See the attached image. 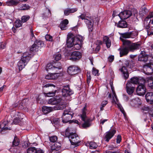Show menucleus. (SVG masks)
<instances>
[{
	"mask_svg": "<svg viewBox=\"0 0 153 153\" xmlns=\"http://www.w3.org/2000/svg\"><path fill=\"white\" fill-rule=\"evenodd\" d=\"M153 18V12L150 13L145 19V21H147L149 19Z\"/></svg>",
	"mask_w": 153,
	"mask_h": 153,
	"instance_id": "5fc2aeb1",
	"label": "nucleus"
},
{
	"mask_svg": "<svg viewBox=\"0 0 153 153\" xmlns=\"http://www.w3.org/2000/svg\"><path fill=\"white\" fill-rule=\"evenodd\" d=\"M148 56L145 53L140 54L138 57V60L140 62H146L148 61Z\"/></svg>",
	"mask_w": 153,
	"mask_h": 153,
	"instance_id": "5701e85b",
	"label": "nucleus"
},
{
	"mask_svg": "<svg viewBox=\"0 0 153 153\" xmlns=\"http://www.w3.org/2000/svg\"><path fill=\"white\" fill-rule=\"evenodd\" d=\"M7 121H4L0 124V133L3 134L6 130H10V128L7 127L8 126Z\"/></svg>",
	"mask_w": 153,
	"mask_h": 153,
	"instance_id": "f8f14e48",
	"label": "nucleus"
},
{
	"mask_svg": "<svg viewBox=\"0 0 153 153\" xmlns=\"http://www.w3.org/2000/svg\"><path fill=\"white\" fill-rule=\"evenodd\" d=\"M121 40L124 46L127 47L131 51L139 49L140 47V44L138 42L133 43L129 40L124 39H121Z\"/></svg>",
	"mask_w": 153,
	"mask_h": 153,
	"instance_id": "f257e3e1",
	"label": "nucleus"
},
{
	"mask_svg": "<svg viewBox=\"0 0 153 153\" xmlns=\"http://www.w3.org/2000/svg\"><path fill=\"white\" fill-rule=\"evenodd\" d=\"M27 63V62H24L22 59H21L18 63V65L19 66V70H22L25 67Z\"/></svg>",
	"mask_w": 153,
	"mask_h": 153,
	"instance_id": "a878e982",
	"label": "nucleus"
},
{
	"mask_svg": "<svg viewBox=\"0 0 153 153\" xmlns=\"http://www.w3.org/2000/svg\"><path fill=\"white\" fill-rule=\"evenodd\" d=\"M100 45H97V46L96 47V48L94 51V53H98L99 51L100 50Z\"/></svg>",
	"mask_w": 153,
	"mask_h": 153,
	"instance_id": "680f3d73",
	"label": "nucleus"
},
{
	"mask_svg": "<svg viewBox=\"0 0 153 153\" xmlns=\"http://www.w3.org/2000/svg\"><path fill=\"white\" fill-rule=\"evenodd\" d=\"M20 120L18 118H15L13 121L14 124H17L20 122Z\"/></svg>",
	"mask_w": 153,
	"mask_h": 153,
	"instance_id": "0e129e2a",
	"label": "nucleus"
},
{
	"mask_svg": "<svg viewBox=\"0 0 153 153\" xmlns=\"http://www.w3.org/2000/svg\"><path fill=\"white\" fill-rule=\"evenodd\" d=\"M126 89L127 93L131 95L134 91L135 85L131 82H127L126 84Z\"/></svg>",
	"mask_w": 153,
	"mask_h": 153,
	"instance_id": "9b49d317",
	"label": "nucleus"
},
{
	"mask_svg": "<svg viewBox=\"0 0 153 153\" xmlns=\"http://www.w3.org/2000/svg\"><path fill=\"white\" fill-rule=\"evenodd\" d=\"M30 17L29 15H25L21 18V21L22 23L26 22L30 19Z\"/></svg>",
	"mask_w": 153,
	"mask_h": 153,
	"instance_id": "a19ab883",
	"label": "nucleus"
},
{
	"mask_svg": "<svg viewBox=\"0 0 153 153\" xmlns=\"http://www.w3.org/2000/svg\"><path fill=\"white\" fill-rule=\"evenodd\" d=\"M91 77V76L89 74H87V82L89 85L90 83Z\"/></svg>",
	"mask_w": 153,
	"mask_h": 153,
	"instance_id": "4d7b16f0",
	"label": "nucleus"
},
{
	"mask_svg": "<svg viewBox=\"0 0 153 153\" xmlns=\"http://www.w3.org/2000/svg\"><path fill=\"white\" fill-rule=\"evenodd\" d=\"M45 38L47 40L52 41L53 40L52 37L50 35H46L45 36Z\"/></svg>",
	"mask_w": 153,
	"mask_h": 153,
	"instance_id": "864d4df0",
	"label": "nucleus"
},
{
	"mask_svg": "<svg viewBox=\"0 0 153 153\" xmlns=\"http://www.w3.org/2000/svg\"><path fill=\"white\" fill-rule=\"evenodd\" d=\"M30 51L32 52H37L38 50V48L34 43L30 48Z\"/></svg>",
	"mask_w": 153,
	"mask_h": 153,
	"instance_id": "4c0bfd02",
	"label": "nucleus"
},
{
	"mask_svg": "<svg viewBox=\"0 0 153 153\" xmlns=\"http://www.w3.org/2000/svg\"><path fill=\"white\" fill-rule=\"evenodd\" d=\"M148 85L149 87L151 88H153V81H149L148 82Z\"/></svg>",
	"mask_w": 153,
	"mask_h": 153,
	"instance_id": "e2e57ef3",
	"label": "nucleus"
},
{
	"mask_svg": "<svg viewBox=\"0 0 153 153\" xmlns=\"http://www.w3.org/2000/svg\"><path fill=\"white\" fill-rule=\"evenodd\" d=\"M143 109L144 111H148L149 114L153 117V107L150 108L149 107H144Z\"/></svg>",
	"mask_w": 153,
	"mask_h": 153,
	"instance_id": "72a5a7b5",
	"label": "nucleus"
},
{
	"mask_svg": "<svg viewBox=\"0 0 153 153\" xmlns=\"http://www.w3.org/2000/svg\"><path fill=\"white\" fill-rule=\"evenodd\" d=\"M98 70L94 68H93L92 74L94 75L95 76H98Z\"/></svg>",
	"mask_w": 153,
	"mask_h": 153,
	"instance_id": "13d9d810",
	"label": "nucleus"
},
{
	"mask_svg": "<svg viewBox=\"0 0 153 153\" xmlns=\"http://www.w3.org/2000/svg\"><path fill=\"white\" fill-rule=\"evenodd\" d=\"M61 145L59 142H57L54 145L52 146V149L53 150H58L59 149L61 148Z\"/></svg>",
	"mask_w": 153,
	"mask_h": 153,
	"instance_id": "473e14b6",
	"label": "nucleus"
},
{
	"mask_svg": "<svg viewBox=\"0 0 153 153\" xmlns=\"http://www.w3.org/2000/svg\"><path fill=\"white\" fill-rule=\"evenodd\" d=\"M34 43L38 48L39 47H42L44 45V43L41 40H36L35 41Z\"/></svg>",
	"mask_w": 153,
	"mask_h": 153,
	"instance_id": "7c9ffc66",
	"label": "nucleus"
},
{
	"mask_svg": "<svg viewBox=\"0 0 153 153\" xmlns=\"http://www.w3.org/2000/svg\"><path fill=\"white\" fill-rule=\"evenodd\" d=\"M65 137L69 138L71 143V148H75L76 146V134L70 132V128L68 127L65 130Z\"/></svg>",
	"mask_w": 153,
	"mask_h": 153,
	"instance_id": "7ed1b4c3",
	"label": "nucleus"
},
{
	"mask_svg": "<svg viewBox=\"0 0 153 153\" xmlns=\"http://www.w3.org/2000/svg\"><path fill=\"white\" fill-rule=\"evenodd\" d=\"M121 37H120V39H123L121 38H124L125 39H127L130 38L129 32H127L123 33H121L120 34Z\"/></svg>",
	"mask_w": 153,
	"mask_h": 153,
	"instance_id": "f704fd0d",
	"label": "nucleus"
},
{
	"mask_svg": "<svg viewBox=\"0 0 153 153\" xmlns=\"http://www.w3.org/2000/svg\"><path fill=\"white\" fill-rule=\"evenodd\" d=\"M96 143L94 142H91L89 143V147L90 149H95L97 147Z\"/></svg>",
	"mask_w": 153,
	"mask_h": 153,
	"instance_id": "37998d69",
	"label": "nucleus"
},
{
	"mask_svg": "<svg viewBox=\"0 0 153 153\" xmlns=\"http://www.w3.org/2000/svg\"><path fill=\"white\" fill-rule=\"evenodd\" d=\"M121 71L123 73H125L128 71L126 67L124 66H123L120 69Z\"/></svg>",
	"mask_w": 153,
	"mask_h": 153,
	"instance_id": "052dcab7",
	"label": "nucleus"
},
{
	"mask_svg": "<svg viewBox=\"0 0 153 153\" xmlns=\"http://www.w3.org/2000/svg\"><path fill=\"white\" fill-rule=\"evenodd\" d=\"M153 64L151 62L146 63L143 65V72L148 75H151L153 72Z\"/></svg>",
	"mask_w": 153,
	"mask_h": 153,
	"instance_id": "6e6552de",
	"label": "nucleus"
},
{
	"mask_svg": "<svg viewBox=\"0 0 153 153\" xmlns=\"http://www.w3.org/2000/svg\"><path fill=\"white\" fill-rule=\"evenodd\" d=\"M116 140L117 143H120L121 141V137L120 135H118L117 136L116 139Z\"/></svg>",
	"mask_w": 153,
	"mask_h": 153,
	"instance_id": "bf43d9fd",
	"label": "nucleus"
},
{
	"mask_svg": "<svg viewBox=\"0 0 153 153\" xmlns=\"http://www.w3.org/2000/svg\"><path fill=\"white\" fill-rule=\"evenodd\" d=\"M53 67V64H51V63H48V64L47 65L46 69L48 71L49 70H51L52 71Z\"/></svg>",
	"mask_w": 153,
	"mask_h": 153,
	"instance_id": "8fccbe9b",
	"label": "nucleus"
},
{
	"mask_svg": "<svg viewBox=\"0 0 153 153\" xmlns=\"http://www.w3.org/2000/svg\"><path fill=\"white\" fill-rule=\"evenodd\" d=\"M117 26L120 28H126L127 26V24L125 21H120L118 22Z\"/></svg>",
	"mask_w": 153,
	"mask_h": 153,
	"instance_id": "c85d7f7f",
	"label": "nucleus"
},
{
	"mask_svg": "<svg viewBox=\"0 0 153 153\" xmlns=\"http://www.w3.org/2000/svg\"><path fill=\"white\" fill-rule=\"evenodd\" d=\"M82 55V54L81 52L77 51V59L81 58Z\"/></svg>",
	"mask_w": 153,
	"mask_h": 153,
	"instance_id": "774afa93",
	"label": "nucleus"
},
{
	"mask_svg": "<svg viewBox=\"0 0 153 153\" xmlns=\"http://www.w3.org/2000/svg\"><path fill=\"white\" fill-rule=\"evenodd\" d=\"M61 100V99L60 97H52L49 100L48 103L51 105H56L60 102Z\"/></svg>",
	"mask_w": 153,
	"mask_h": 153,
	"instance_id": "dca6fc26",
	"label": "nucleus"
},
{
	"mask_svg": "<svg viewBox=\"0 0 153 153\" xmlns=\"http://www.w3.org/2000/svg\"><path fill=\"white\" fill-rule=\"evenodd\" d=\"M130 38H134L138 35V33L135 31L129 32Z\"/></svg>",
	"mask_w": 153,
	"mask_h": 153,
	"instance_id": "c03bdc74",
	"label": "nucleus"
},
{
	"mask_svg": "<svg viewBox=\"0 0 153 153\" xmlns=\"http://www.w3.org/2000/svg\"><path fill=\"white\" fill-rule=\"evenodd\" d=\"M120 51V57H122L124 56L127 55L129 51L128 48L127 47L124 46V47L120 48L118 49Z\"/></svg>",
	"mask_w": 153,
	"mask_h": 153,
	"instance_id": "f3484780",
	"label": "nucleus"
},
{
	"mask_svg": "<svg viewBox=\"0 0 153 153\" xmlns=\"http://www.w3.org/2000/svg\"><path fill=\"white\" fill-rule=\"evenodd\" d=\"M19 139L16 137H15L13 142V146H18L19 144Z\"/></svg>",
	"mask_w": 153,
	"mask_h": 153,
	"instance_id": "ea45409f",
	"label": "nucleus"
},
{
	"mask_svg": "<svg viewBox=\"0 0 153 153\" xmlns=\"http://www.w3.org/2000/svg\"><path fill=\"white\" fill-rule=\"evenodd\" d=\"M148 11V10L145 7H142L141 11L140 12V14H142L143 15L144 14L146 13Z\"/></svg>",
	"mask_w": 153,
	"mask_h": 153,
	"instance_id": "09e8293b",
	"label": "nucleus"
},
{
	"mask_svg": "<svg viewBox=\"0 0 153 153\" xmlns=\"http://www.w3.org/2000/svg\"><path fill=\"white\" fill-rule=\"evenodd\" d=\"M65 105L64 104L56 105L53 107L44 106L42 108V111L44 114H46L54 110H62L65 108Z\"/></svg>",
	"mask_w": 153,
	"mask_h": 153,
	"instance_id": "20e7f679",
	"label": "nucleus"
},
{
	"mask_svg": "<svg viewBox=\"0 0 153 153\" xmlns=\"http://www.w3.org/2000/svg\"><path fill=\"white\" fill-rule=\"evenodd\" d=\"M56 61H58L61 58V55L60 54L57 53L55 55L54 57Z\"/></svg>",
	"mask_w": 153,
	"mask_h": 153,
	"instance_id": "603ef678",
	"label": "nucleus"
},
{
	"mask_svg": "<svg viewBox=\"0 0 153 153\" xmlns=\"http://www.w3.org/2000/svg\"><path fill=\"white\" fill-rule=\"evenodd\" d=\"M22 22L20 20H17L16 21L15 23V26L16 28H19L22 26Z\"/></svg>",
	"mask_w": 153,
	"mask_h": 153,
	"instance_id": "58836bf2",
	"label": "nucleus"
},
{
	"mask_svg": "<svg viewBox=\"0 0 153 153\" xmlns=\"http://www.w3.org/2000/svg\"><path fill=\"white\" fill-rule=\"evenodd\" d=\"M69 22L68 19H65L62 21L59 25V27L62 30H65L67 28V25Z\"/></svg>",
	"mask_w": 153,
	"mask_h": 153,
	"instance_id": "4be33fe9",
	"label": "nucleus"
},
{
	"mask_svg": "<svg viewBox=\"0 0 153 153\" xmlns=\"http://www.w3.org/2000/svg\"><path fill=\"white\" fill-rule=\"evenodd\" d=\"M116 132V130L113 129L105 133L104 137L105 140L107 142H108L109 140L114 136Z\"/></svg>",
	"mask_w": 153,
	"mask_h": 153,
	"instance_id": "2eb2a0df",
	"label": "nucleus"
},
{
	"mask_svg": "<svg viewBox=\"0 0 153 153\" xmlns=\"http://www.w3.org/2000/svg\"><path fill=\"white\" fill-rule=\"evenodd\" d=\"M114 56L113 55H111L108 58V61L110 62H112L114 60Z\"/></svg>",
	"mask_w": 153,
	"mask_h": 153,
	"instance_id": "338daca9",
	"label": "nucleus"
},
{
	"mask_svg": "<svg viewBox=\"0 0 153 153\" xmlns=\"http://www.w3.org/2000/svg\"><path fill=\"white\" fill-rule=\"evenodd\" d=\"M50 88L52 89V91H50L47 93L44 92L43 94L45 97H51L54 96L56 94V90L55 89L56 86L53 84L51 83H48L45 85H44L43 88Z\"/></svg>",
	"mask_w": 153,
	"mask_h": 153,
	"instance_id": "423d86ee",
	"label": "nucleus"
},
{
	"mask_svg": "<svg viewBox=\"0 0 153 153\" xmlns=\"http://www.w3.org/2000/svg\"><path fill=\"white\" fill-rule=\"evenodd\" d=\"M103 41L105 43L108 48H109L111 45V41L108 36H105L103 38Z\"/></svg>",
	"mask_w": 153,
	"mask_h": 153,
	"instance_id": "393cba45",
	"label": "nucleus"
},
{
	"mask_svg": "<svg viewBox=\"0 0 153 153\" xmlns=\"http://www.w3.org/2000/svg\"><path fill=\"white\" fill-rule=\"evenodd\" d=\"M57 77H55L54 75L52 73L51 74H48L45 76V78L47 79H56Z\"/></svg>",
	"mask_w": 153,
	"mask_h": 153,
	"instance_id": "e433bc0d",
	"label": "nucleus"
},
{
	"mask_svg": "<svg viewBox=\"0 0 153 153\" xmlns=\"http://www.w3.org/2000/svg\"><path fill=\"white\" fill-rule=\"evenodd\" d=\"M76 66H71L68 68L67 72L69 74L73 75L76 74Z\"/></svg>",
	"mask_w": 153,
	"mask_h": 153,
	"instance_id": "b1692460",
	"label": "nucleus"
},
{
	"mask_svg": "<svg viewBox=\"0 0 153 153\" xmlns=\"http://www.w3.org/2000/svg\"><path fill=\"white\" fill-rule=\"evenodd\" d=\"M36 149L34 147H29L27 149L26 152L27 153H35Z\"/></svg>",
	"mask_w": 153,
	"mask_h": 153,
	"instance_id": "79ce46f5",
	"label": "nucleus"
},
{
	"mask_svg": "<svg viewBox=\"0 0 153 153\" xmlns=\"http://www.w3.org/2000/svg\"><path fill=\"white\" fill-rule=\"evenodd\" d=\"M76 11V8H67L64 10V14L65 15L68 16L70 13H73Z\"/></svg>",
	"mask_w": 153,
	"mask_h": 153,
	"instance_id": "cd10ccee",
	"label": "nucleus"
},
{
	"mask_svg": "<svg viewBox=\"0 0 153 153\" xmlns=\"http://www.w3.org/2000/svg\"><path fill=\"white\" fill-rule=\"evenodd\" d=\"M41 16L43 19L46 18L51 16V13L49 9L45 8L41 14Z\"/></svg>",
	"mask_w": 153,
	"mask_h": 153,
	"instance_id": "6ab92c4d",
	"label": "nucleus"
},
{
	"mask_svg": "<svg viewBox=\"0 0 153 153\" xmlns=\"http://www.w3.org/2000/svg\"><path fill=\"white\" fill-rule=\"evenodd\" d=\"M108 103V101L107 100H104L101 103V107H100V110L102 111L104 110V107Z\"/></svg>",
	"mask_w": 153,
	"mask_h": 153,
	"instance_id": "de8ad7c7",
	"label": "nucleus"
},
{
	"mask_svg": "<svg viewBox=\"0 0 153 153\" xmlns=\"http://www.w3.org/2000/svg\"><path fill=\"white\" fill-rule=\"evenodd\" d=\"M145 97L147 102L153 105V93L152 92L147 93Z\"/></svg>",
	"mask_w": 153,
	"mask_h": 153,
	"instance_id": "a211bd4d",
	"label": "nucleus"
},
{
	"mask_svg": "<svg viewBox=\"0 0 153 153\" xmlns=\"http://www.w3.org/2000/svg\"><path fill=\"white\" fill-rule=\"evenodd\" d=\"M131 12L128 10H125L120 13L119 16L121 19H126L130 17L132 14Z\"/></svg>",
	"mask_w": 153,
	"mask_h": 153,
	"instance_id": "4468645a",
	"label": "nucleus"
},
{
	"mask_svg": "<svg viewBox=\"0 0 153 153\" xmlns=\"http://www.w3.org/2000/svg\"><path fill=\"white\" fill-rule=\"evenodd\" d=\"M49 139L51 142L54 143L57 141V137L56 136L54 135L49 137Z\"/></svg>",
	"mask_w": 153,
	"mask_h": 153,
	"instance_id": "49530a36",
	"label": "nucleus"
},
{
	"mask_svg": "<svg viewBox=\"0 0 153 153\" xmlns=\"http://www.w3.org/2000/svg\"><path fill=\"white\" fill-rule=\"evenodd\" d=\"M30 8L28 5L25 4H22L20 7L21 10H25L28 9Z\"/></svg>",
	"mask_w": 153,
	"mask_h": 153,
	"instance_id": "a18cd8bd",
	"label": "nucleus"
},
{
	"mask_svg": "<svg viewBox=\"0 0 153 153\" xmlns=\"http://www.w3.org/2000/svg\"><path fill=\"white\" fill-rule=\"evenodd\" d=\"M75 36L72 33H69L67 35L66 40V45L68 48H71L74 45Z\"/></svg>",
	"mask_w": 153,
	"mask_h": 153,
	"instance_id": "1a4fd4ad",
	"label": "nucleus"
},
{
	"mask_svg": "<svg viewBox=\"0 0 153 153\" xmlns=\"http://www.w3.org/2000/svg\"><path fill=\"white\" fill-rule=\"evenodd\" d=\"M84 39V38L83 36L79 35H77V45H78L79 46V48L77 46V50L82 48L83 44Z\"/></svg>",
	"mask_w": 153,
	"mask_h": 153,
	"instance_id": "aec40b11",
	"label": "nucleus"
},
{
	"mask_svg": "<svg viewBox=\"0 0 153 153\" xmlns=\"http://www.w3.org/2000/svg\"><path fill=\"white\" fill-rule=\"evenodd\" d=\"M31 54H30L29 52H25L23 53L21 59L27 63L31 58Z\"/></svg>",
	"mask_w": 153,
	"mask_h": 153,
	"instance_id": "412c9836",
	"label": "nucleus"
},
{
	"mask_svg": "<svg viewBox=\"0 0 153 153\" xmlns=\"http://www.w3.org/2000/svg\"><path fill=\"white\" fill-rule=\"evenodd\" d=\"M62 94L64 97H66L72 94V91L70 89L69 86H65L62 89Z\"/></svg>",
	"mask_w": 153,
	"mask_h": 153,
	"instance_id": "ddd939ff",
	"label": "nucleus"
},
{
	"mask_svg": "<svg viewBox=\"0 0 153 153\" xmlns=\"http://www.w3.org/2000/svg\"><path fill=\"white\" fill-rule=\"evenodd\" d=\"M53 67L59 68H62V65L59 62H56L53 64Z\"/></svg>",
	"mask_w": 153,
	"mask_h": 153,
	"instance_id": "3c124183",
	"label": "nucleus"
},
{
	"mask_svg": "<svg viewBox=\"0 0 153 153\" xmlns=\"http://www.w3.org/2000/svg\"><path fill=\"white\" fill-rule=\"evenodd\" d=\"M120 151L119 150L113 152L109 150H107L104 152L103 153H120Z\"/></svg>",
	"mask_w": 153,
	"mask_h": 153,
	"instance_id": "6e6d98bb",
	"label": "nucleus"
},
{
	"mask_svg": "<svg viewBox=\"0 0 153 153\" xmlns=\"http://www.w3.org/2000/svg\"><path fill=\"white\" fill-rule=\"evenodd\" d=\"M73 115L74 114L72 112L67 111H65L62 116L63 122L64 123H67L70 122V123H71L73 122H74V123H76V120L74 121L73 120H70V119L72 118Z\"/></svg>",
	"mask_w": 153,
	"mask_h": 153,
	"instance_id": "0eeeda50",
	"label": "nucleus"
},
{
	"mask_svg": "<svg viewBox=\"0 0 153 153\" xmlns=\"http://www.w3.org/2000/svg\"><path fill=\"white\" fill-rule=\"evenodd\" d=\"M61 69L62 68H56L54 67H53V69L52 70V73L54 74V75H55L57 74H60L61 72Z\"/></svg>",
	"mask_w": 153,
	"mask_h": 153,
	"instance_id": "2f4dec72",
	"label": "nucleus"
},
{
	"mask_svg": "<svg viewBox=\"0 0 153 153\" xmlns=\"http://www.w3.org/2000/svg\"><path fill=\"white\" fill-rule=\"evenodd\" d=\"M123 73V76L124 78L125 79H128L129 76L128 72L127 71V72H125V73Z\"/></svg>",
	"mask_w": 153,
	"mask_h": 153,
	"instance_id": "69168bd1",
	"label": "nucleus"
},
{
	"mask_svg": "<svg viewBox=\"0 0 153 153\" xmlns=\"http://www.w3.org/2000/svg\"><path fill=\"white\" fill-rule=\"evenodd\" d=\"M145 80H144L143 83L139 84L137 87L136 91L137 95L140 96L144 95L146 92V88L144 85Z\"/></svg>",
	"mask_w": 153,
	"mask_h": 153,
	"instance_id": "9d476101",
	"label": "nucleus"
},
{
	"mask_svg": "<svg viewBox=\"0 0 153 153\" xmlns=\"http://www.w3.org/2000/svg\"><path fill=\"white\" fill-rule=\"evenodd\" d=\"M19 3L17 0H9L6 2V4L8 6H15Z\"/></svg>",
	"mask_w": 153,
	"mask_h": 153,
	"instance_id": "bb28decb",
	"label": "nucleus"
},
{
	"mask_svg": "<svg viewBox=\"0 0 153 153\" xmlns=\"http://www.w3.org/2000/svg\"><path fill=\"white\" fill-rule=\"evenodd\" d=\"M86 105L82 109L81 113L79 114L78 116L80 117L82 120L84 122V123L82 124V127L84 128H86L89 127L91 125L90 121L91 120L89 118H87L86 116V111L87 109L86 108Z\"/></svg>",
	"mask_w": 153,
	"mask_h": 153,
	"instance_id": "f03ea898",
	"label": "nucleus"
},
{
	"mask_svg": "<svg viewBox=\"0 0 153 153\" xmlns=\"http://www.w3.org/2000/svg\"><path fill=\"white\" fill-rule=\"evenodd\" d=\"M79 18L82 19H84L85 22L88 26L89 30L91 31L92 30L94 24V18L93 17H86V18L85 15L82 14L79 16Z\"/></svg>",
	"mask_w": 153,
	"mask_h": 153,
	"instance_id": "39448f33",
	"label": "nucleus"
},
{
	"mask_svg": "<svg viewBox=\"0 0 153 153\" xmlns=\"http://www.w3.org/2000/svg\"><path fill=\"white\" fill-rule=\"evenodd\" d=\"M70 59L73 61L76 60V51L73 52L71 55Z\"/></svg>",
	"mask_w": 153,
	"mask_h": 153,
	"instance_id": "c9c22d12",
	"label": "nucleus"
},
{
	"mask_svg": "<svg viewBox=\"0 0 153 153\" xmlns=\"http://www.w3.org/2000/svg\"><path fill=\"white\" fill-rule=\"evenodd\" d=\"M131 82L135 85V84H137L138 83H139L140 81L138 78L137 77H134L131 79L130 81L128 82Z\"/></svg>",
	"mask_w": 153,
	"mask_h": 153,
	"instance_id": "c756f323",
	"label": "nucleus"
}]
</instances>
